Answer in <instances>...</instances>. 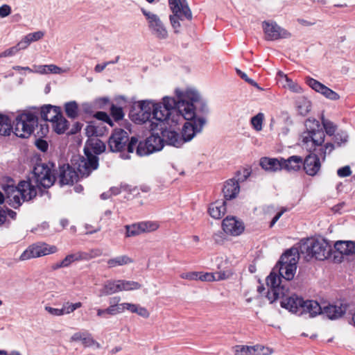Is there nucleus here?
<instances>
[{
	"label": "nucleus",
	"mask_w": 355,
	"mask_h": 355,
	"mask_svg": "<svg viewBox=\"0 0 355 355\" xmlns=\"http://www.w3.org/2000/svg\"><path fill=\"white\" fill-rule=\"evenodd\" d=\"M110 112L112 116L114 119L115 121L121 120L124 116V113L122 108L114 105H112L110 107Z\"/></svg>",
	"instance_id": "8fccbe9b"
},
{
	"label": "nucleus",
	"mask_w": 355,
	"mask_h": 355,
	"mask_svg": "<svg viewBox=\"0 0 355 355\" xmlns=\"http://www.w3.org/2000/svg\"><path fill=\"white\" fill-rule=\"evenodd\" d=\"M226 279V275L224 272H198V279L202 282H213L219 281Z\"/></svg>",
	"instance_id": "e433bc0d"
},
{
	"label": "nucleus",
	"mask_w": 355,
	"mask_h": 355,
	"mask_svg": "<svg viewBox=\"0 0 355 355\" xmlns=\"http://www.w3.org/2000/svg\"><path fill=\"white\" fill-rule=\"evenodd\" d=\"M88 148H90L96 155H98L105 151V145L97 137L90 138L87 141V147L85 148L86 157H81L78 164L79 173L85 177L88 176L98 166V157L89 152Z\"/></svg>",
	"instance_id": "423d86ee"
},
{
	"label": "nucleus",
	"mask_w": 355,
	"mask_h": 355,
	"mask_svg": "<svg viewBox=\"0 0 355 355\" xmlns=\"http://www.w3.org/2000/svg\"><path fill=\"white\" fill-rule=\"evenodd\" d=\"M67 116L71 119H76L78 114V106L76 101H70L64 105Z\"/></svg>",
	"instance_id": "a19ab883"
},
{
	"label": "nucleus",
	"mask_w": 355,
	"mask_h": 355,
	"mask_svg": "<svg viewBox=\"0 0 355 355\" xmlns=\"http://www.w3.org/2000/svg\"><path fill=\"white\" fill-rule=\"evenodd\" d=\"M60 112L59 107L48 105L42 107L40 116L43 120L52 122L56 117L59 116Z\"/></svg>",
	"instance_id": "c756f323"
},
{
	"label": "nucleus",
	"mask_w": 355,
	"mask_h": 355,
	"mask_svg": "<svg viewBox=\"0 0 355 355\" xmlns=\"http://www.w3.org/2000/svg\"><path fill=\"white\" fill-rule=\"evenodd\" d=\"M306 83L315 92L320 93L327 99L337 101L340 98L338 94L313 78L306 77Z\"/></svg>",
	"instance_id": "a211bd4d"
},
{
	"label": "nucleus",
	"mask_w": 355,
	"mask_h": 355,
	"mask_svg": "<svg viewBox=\"0 0 355 355\" xmlns=\"http://www.w3.org/2000/svg\"><path fill=\"white\" fill-rule=\"evenodd\" d=\"M56 175L61 186L71 185L78 179V173L69 164L60 166Z\"/></svg>",
	"instance_id": "dca6fc26"
},
{
	"label": "nucleus",
	"mask_w": 355,
	"mask_h": 355,
	"mask_svg": "<svg viewBox=\"0 0 355 355\" xmlns=\"http://www.w3.org/2000/svg\"><path fill=\"white\" fill-rule=\"evenodd\" d=\"M352 171L351 168L349 166H345L342 168H340L337 171V174L340 178H346L351 175Z\"/></svg>",
	"instance_id": "6e6d98bb"
},
{
	"label": "nucleus",
	"mask_w": 355,
	"mask_h": 355,
	"mask_svg": "<svg viewBox=\"0 0 355 355\" xmlns=\"http://www.w3.org/2000/svg\"><path fill=\"white\" fill-rule=\"evenodd\" d=\"M35 146L42 152H46L48 149L49 144L46 141L42 139H38L35 141Z\"/></svg>",
	"instance_id": "4d7b16f0"
},
{
	"label": "nucleus",
	"mask_w": 355,
	"mask_h": 355,
	"mask_svg": "<svg viewBox=\"0 0 355 355\" xmlns=\"http://www.w3.org/2000/svg\"><path fill=\"white\" fill-rule=\"evenodd\" d=\"M44 36V32L42 31L28 33L19 41V46L21 49H26L32 42L40 40Z\"/></svg>",
	"instance_id": "72a5a7b5"
},
{
	"label": "nucleus",
	"mask_w": 355,
	"mask_h": 355,
	"mask_svg": "<svg viewBox=\"0 0 355 355\" xmlns=\"http://www.w3.org/2000/svg\"><path fill=\"white\" fill-rule=\"evenodd\" d=\"M305 127L306 130L300 136V145L309 153H317L322 160H325L327 155L334 150V145L331 142L324 144L325 135L318 120L306 119Z\"/></svg>",
	"instance_id": "20e7f679"
},
{
	"label": "nucleus",
	"mask_w": 355,
	"mask_h": 355,
	"mask_svg": "<svg viewBox=\"0 0 355 355\" xmlns=\"http://www.w3.org/2000/svg\"><path fill=\"white\" fill-rule=\"evenodd\" d=\"M120 291H133L141 288V285L137 282L135 281H126L119 279Z\"/></svg>",
	"instance_id": "c03bdc74"
},
{
	"label": "nucleus",
	"mask_w": 355,
	"mask_h": 355,
	"mask_svg": "<svg viewBox=\"0 0 355 355\" xmlns=\"http://www.w3.org/2000/svg\"><path fill=\"white\" fill-rule=\"evenodd\" d=\"M175 95L178 100H175V107L173 108V117L174 115L181 116L186 120L182 130V139L185 142L191 141L198 133L202 132L206 123L205 119L198 116L196 112L197 105H201L202 112L208 111L207 105L200 99L199 93L194 89L187 88L184 90L175 89ZM173 122L176 121L172 118Z\"/></svg>",
	"instance_id": "f03ea898"
},
{
	"label": "nucleus",
	"mask_w": 355,
	"mask_h": 355,
	"mask_svg": "<svg viewBox=\"0 0 355 355\" xmlns=\"http://www.w3.org/2000/svg\"><path fill=\"white\" fill-rule=\"evenodd\" d=\"M121 298L119 297H113L110 298L109 303L110 306H119L120 304Z\"/></svg>",
	"instance_id": "0e129e2a"
},
{
	"label": "nucleus",
	"mask_w": 355,
	"mask_h": 355,
	"mask_svg": "<svg viewBox=\"0 0 355 355\" xmlns=\"http://www.w3.org/2000/svg\"><path fill=\"white\" fill-rule=\"evenodd\" d=\"M6 202L14 209L23 202L31 200L37 195L35 186L26 181H21L17 187L7 185L4 187Z\"/></svg>",
	"instance_id": "0eeeda50"
},
{
	"label": "nucleus",
	"mask_w": 355,
	"mask_h": 355,
	"mask_svg": "<svg viewBox=\"0 0 355 355\" xmlns=\"http://www.w3.org/2000/svg\"><path fill=\"white\" fill-rule=\"evenodd\" d=\"M71 342L82 341V344L87 347L96 343L92 335L87 331H79L73 334L71 337Z\"/></svg>",
	"instance_id": "473e14b6"
},
{
	"label": "nucleus",
	"mask_w": 355,
	"mask_h": 355,
	"mask_svg": "<svg viewBox=\"0 0 355 355\" xmlns=\"http://www.w3.org/2000/svg\"><path fill=\"white\" fill-rule=\"evenodd\" d=\"M346 312V306L342 303L339 304H328L323 306L321 313L331 320L342 317Z\"/></svg>",
	"instance_id": "393cba45"
},
{
	"label": "nucleus",
	"mask_w": 355,
	"mask_h": 355,
	"mask_svg": "<svg viewBox=\"0 0 355 355\" xmlns=\"http://www.w3.org/2000/svg\"><path fill=\"white\" fill-rule=\"evenodd\" d=\"M286 211V209L282 208L280 211H279L272 218L270 222V227H273V225L276 223V222L280 218V217L283 215V214Z\"/></svg>",
	"instance_id": "052dcab7"
},
{
	"label": "nucleus",
	"mask_w": 355,
	"mask_h": 355,
	"mask_svg": "<svg viewBox=\"0 0 355 355\" xmlns=\"http://www.w3.org/2000/svg\"><path fill=\"white\" fill-rule=\"evenodd\" d=\"M35 71L37 73L40 74H60L62 73H67L69 71V69H62L55 64H51L35 66Z\"/></svg>",
	"instance_id": "c85d7f7f"
},
{
	"label": "nucleus",
	"mask_w": 355,
	"mask_h": 355,
	"mask_svg": "<svg viewBox=\"0 0 355 355\" xmlns=\"http://www.w3.org/2000/svg\"><path fill=\"white\" fill-rule=\"evenodd\" d=\"M37 123V117L34 114L24 112L16 116L12 128L10 119L7 116L0 114V135H10L13 131L18 137L28 138L33 132Z\"/></svg>",
	"instance_id": "39448f33"
},
{
	"label": "nucleus",
	"mask_w": 355,
	"mask_h": 355,
	"mask_svg": "<svg viewBox=\"0 0 355 355\" xmlns=\"http://www.w3.org/2000/svg\"><path fill=\"white\" fill-rule=\"evenodd\" d=\"M141 12L147 20L151 34L159 40H166L168 37V32L160 17L144 8H141Z\"/></svg>",
	"instance_id": "9b49d317"
},
{
	"label": "nucleus",
	"mask_w": 355,
	"mask_h": 355,
	"mask_svg": "<svg viewBox=\"0 0 355 355\" xmlns=\"http://www.w3.org/2000/svg\"><path fill=\"white\" fill-rule=\"evenodd\" d=\"M161 129L164 144L178 148L184 144V139H181L182 137L178 132L171 129H164L162 127Z\"/></svg>",
	"instance_id": "b1692460"
},
{
	"label": "nucleus",
	"mask_w": 355,
	"mask_h": 355,
	"mask_svg": "<svg viewBox=\"0 0 355 355\" xmlns=\"http://www.w3.org/2000/svg\"><path fill=\"white\" fill-rule=\"evenodd\" d=\"M19 46V42L17 45L12 46L0 53V58H6L15 55L18 51L22 50Z\"/></svg>",
	"instance_id": "09e8293b"
},
{
	"label": "nucleus",
	"mask_w": 355,
	"mask_h": 355,
	"mask_svg": "<svg viewBox=\"0 0 355 355\" xmlns=\"http://www.w3.org/2000/svg\"><path fill=\"white\" fill-rule=\"evenodd\" d=\"M285 80L288 82L287 85H285V88L289 89L291 92L294 93H302V87L297 83L293 81L291 79Z\"/></svg>",
	"instance_id": "603ef678"
},
{
	"label": "nucleus",
	"mask_w": 355,
	"mask_h": 355,
	"mask_svg": "<svg viewBox=\"0 0 355 355\" xmlns=\"http://www.w3.org/2000/svg\"><path fill=\"white\" fill-rule=\"evenodd\" d=\"M321 121L326 134L329 136L334 135L337 126L332 121L325 119L324 116H322Z\"/></svg>",
	"instance_id": "a18cd8bd"
},
{
	"label": "nucleus",
	"mask_w": 355,
	"mask_h": 355,
	"mask_svg": "<svg viewBox=\"0 0 355 355\" xmlns=\"http://www.w3.org/2000/svg\"><path fill=\"white\" fill-rule=\"evenodd\" d=\"M125 237H133L143 233H148L157 230L159 224L155 221H142L125 225Z\"/></svg>",
	"instance_id": "2eb2a0df"
},
{
	"label": "nucleus",
	"mask_w": 355,
	"mask_h": 355,
	"mask_svg": "<svg viewBox=\"0 0 355 355\" xmlns=\"http://www.w3.org/2000/svg\"><path fill=\"white\" fill-rule=\"evenodd\" d=\"M297 110L302 115H306L311 110V103L305 98L300 99L297 103Z\"/></svg>",
	"instance_id": "79ce46f5"
},
{
	"label": "nucleus",
	"mask_w": 355,
	"mask_h": 355,
	"mask_svg": "<svg viewBox=\"0 0 355 355\" xmlns=\"http://www.w3.org/2000/svg\"><path fill=\"white\" fill-rule=\"evenodd\" d=\"M148 142V145L151 147L154 152L161 150L164 147L162 137H160L157 134L153 133L150 136L146 138Z\"/></svg>",
	"instance_id": "58836bf2"
},
{
	"label": "nucleus",
	"mask_w": 355,
	"mask_h": 355,
	"mask_svg": "<svg viewBox=\"0 0 355 355\" xmlns=\"http://www.w3.org/2000/svg\"><path fill=\"white\" fill-rule=\"evenodd\" d=\"M303 159L298 155H293L288 159L282 158V169L288 171H297L302 166Z\"/></svg>",
	"instance_id": "a878e982"
},
{
	"label": "nucleus",
	"mask_w": 355,
	"mask_h": 355,
	"mask_svg": "<svg viewBox=\"0 0 355 355\" xmlns=\"http://www.w3.org/2000/svg\"><path fill=\"white\" fill-rule=\"evenodd\" d=\"M53 128L58 134L64 133L68 126L67 120L60 113L52 122Z\"/></svg>",
	"instance_id": "4c0bfd02"
},
{
	"label": "nucleus",
	"mask_w": 355,
	"mask_h": 355,
	"mask_svg": "<svg viewBox=\"0 0 355 355\" xmlns=\"http://www.w3.org/2000/svg\"><path fill=\"white\" fill-rule=\"evenodd\" d=\"M120 291L119 280H108L99 291V296H107L118 293Z\"/></svg>",
	"instance_id": "2f4dec72"
},
{
	"label": "nucleus",
	"mask_w": 355,
	"mask_h": 355,
	"mask_svg": "<svg viewBox=\"0 0 355 355\" xmlns=\"http://www.w3.org/2000/svg\"><path fill=\"white\" fill-rule=\"evenodd\" d=\"M250 175L249 169H244L242 173H238L237 179L232 178L225 182L223 193L226 200L236 198L240 191L239 182H244Z\"/></svg>",
	"instance_id": "f8f14e48"
},
{
	"label": "nucleus",
	"mask_w": 355,
	"mask_h": 355,
	"mask_svg": "<svg viewBox=\"0 0 355 355\" xmlns=\"http://www.w3.org/2000/svg\"><path fill=\"white\" fill-rule=\"evenodd\" d=\"M81 306V302H76L73 304L69 302H67L62 304L61 309L53 308L49 306H46L44 309L51 315L62 316L64 315L69 314L73 312L76 309L80 308Z\"/></svg>",
	"instance_id": "5701e85b"
},
{
	"label": "nucleus",
	"mask_w": 355,
	"mask_h": 355,
	"mask_svg": "<svg viewBox=\"0 0 355 355\" xmlns=\"http://www.w3.org/2000/svg\"><path fill=\"white\" fill-rule=\"evenodd\" d=\"M133 259L128 255L123 254L111 258L107 260V263L109 268H115L132 263Z\"/></svg>",
	"instance_id": "f704fd0d"
},
{
	"label": "nucleus",
	"mask_w": 355,
	"mask_h": 355,
	"mask_svg": "<svg viewBox=\"0 0 355 355\" xmlns=\"http://www.w3.org/2000/svg\"><path fill=\"white\" fill-rule=\"evenodd\" d=\"M168 5L173 13L169 16L171 24L174 32L178 33L181 27L180 21L184 19L191 20L192 12L187 0H168Z\"/></svg>",
	"instance_id": "1a4fd4ad"
},
{
	"label": "nucleus",
	"mask_w": 355,
	"mask_h": 355,
	"mask_svg": "<svg viewBox=\"0 0 355 355\" xmlns=\"http://www.w3.org/2000/svg\"><path fill=\"white\" fill-rule=\"evenodd\" d=\"M305 249L307 254L318 260H324L329 257L331 246L324 239H312L301 247V251Z\"/></svg>",
	"instance_id": "9d476101"
},
{
	"label": "nucleus",
	"mask_w": 355,
	"mask_h": 355,
	"mask_svg": "<svg viewBox=\"0 0 355 355\" xmlns=\"http://www.w3.org/2000/svg\"><path fill=\"white\" fill-rule=\"evenodd\" d=\"M234 355H270L272 349L261 345H236L233 348Z\"/></svg>",
	"instance_id": "6ab92c4d"
},
{
	"label": "nucleus",
	"mask_w": 355,
	"mask_h": 355,
	"mask_svg": "<svg viewBox=\"0 0 355 355\" xmlns=\"http://www.w3.org/2000/svg\"><path fill=\"white\" fill-rule=\"evenodd\" d=\"M175 99L165 96L162 102L154 103L145 100L136 102L130 111V115L132 121L137 123H151V130L158 127V124L169 120L175 107Z\"/></svg>",
	"instance_id": "7ed1b4c3"
},
{
	"label": "nucleus",
	"mask_w": 355,
	"mask_h": 355,
	"mask_svg": "<svg viewBox=\"0 0 355 355\" xmlns=\"http://www.w3.org/2000/svg\"><path fill=\"white\" fill-rule=\"evenodd\" d=\"M263 119L264 114L261 112L258 113L251 119V124L255 130L261 131L262 130Z\"/></svg>",
	"instance_id": "49530a36"
},
{
	"label": "nucleus",
	"mask_w": 355,
	"mask_h": 355,
	"mask_svg": "<svg viewBox=\"0 0 355 355\" xmlns=\"http://www.w3.org/2000/svg\"><path fill=\"white\" fill-rule=\"evenodd\" d=\"M334 248L341 254L352 255L354 243L351 241H338L335 243Z\"/></svg>",
	"instance_id": "c9c22d12"
},
{
	"label": "nucleus",
	"mask_w": 355,
	"mask_h": 355,
	"mask_svg": "<svg viewBox=\"0 0 355 355\" xmlns=\"http://www.w3.org/2000/svg\"><path fill=\"white\" fill-rule=\"evenodd\" d=\"M303 308V314L309 313L310 317H314L322 314V306L315 300H303L302 306Z\"/></svg>",
	"instance_id": "cd10ccee"
},
{
	"label": "nucleus",
	"mask_w": 355,
	"mask_h": 355,
	"mask_svg": "<svg viewBox=\"0 0 355 355\" xmlns=\"http://www.w3.org/2000/svg\"><path fill=\"white\" fill-rule=\"evenodd\" d=\"M223 231L232 236H238L244 230L243 223L233 216H227L222 223Z\"/></svg>",
	"instance_id": "4be33fe9"
},
{
	"label": "nucleus",
	"mask_w": 355,
	"mask_h": 355,
	"mask_svg": "<svg viewBox=\"0 0 355 355\" xmlns=\"http://www.w3.org/2000/svg\"><path fill=\"white\" fill-rule=\"evenodd\" d=\"M260 165L266 171L275 172L282 169V158L263 157L260 161Z\"/></svg>",
	"instance_id": "bb28decb"
},
{
	"label": "nucleus",
	"mask_w": 355,
	"mask_h": 355,
	"mask_svg": "<svg viewBox=\"0 0 355 355\" xmlns=\"http://www.w3.org/2000/svg\"><path fill=\"white\" fill-rule=\"evenodd\" d=\"M128 303H121L119 306H109L106 309L107 314L109 315H116L118 313H123L125 310H128Z\"/></svg>",
	"instance_id": "de8ad7c7"
},
{
	"label": "nucleus",
	"mask_w": 355,
	"mask_h": 355,
	"mask_svg": "<svg viewBox=\"0 0 355 355\" xmlns=\"http://www.w3.org/2000/svg\"><path fill=\"white\" fill-rule=\"evenodd\" d=\"M129 139L128 133L123 129H115L108 139V147L113 153L122 152L128 149Z\"/></svg>",
	"instance_id": "ddd939ff"
},
{
	"label": "nucleus",
	"mask_w": 355,
	"mask_h": 355,
	"mask_svg": "<svg viewBox=\"0 0 355 355\" xmlns=\"http://www.w3.org/2000/svg\"><path fill=\"white\" fill-rule=\"evenodd\" d=\"M6 220V211L4 207L0 206V225H3Z\"/></svg>",
	"instance_id": "680f3d73"
},
{
	"label": "nucleus",
	"mask_w": 355,
	"mask_h": 355,
	"mask_svg": "<svg viewBox=\"0 0 355 355\" xmlns=\"http://www.w3.org/2000/svg\"><path fill=\"white\" fill-rule=\"evenodd\" d=\"M127 306L128 311H130L131 313H137L144 318H147L149 317V312L144 307L140 306L138 304L131 303H128Z\"/></svg>",
	"instance_id": "37998d69"
},
{
	"label": "nucleus",
	"mask_w": 355,
	"mask_h": 355,
	"mask_svg": "<svg viewBox=\"0 0 355 355\" xmlns=\"http://www.w3.org/2000/svg\"><path fill=\"white\" fill-rule=\"evenodd\" d=\"M85 133L87 136L90 138H93V136H97L98 135V130L96 126L94 125H87L85 128Z\"/></svg>",
	"instance_id": "5fc2aeb1"
},
{
	"label": "nucleus",
	"mask_w": 355,
	"mask_h": 355,
	"mask_svg": "<svg viewBox=\"0 0 355 355\" xmlns=\"http://www.w3.org/2000/svg\"><path fill=\"white\" fill-rule=\"evenodd\" d=\"M5 209L6 211V217L9 216L12 219L15 218L16 215H17L16 212H15L12 210L8 209V208H5Z\"/></svg>",
	"instance_id": "69168bd1"
},
{
	"label": "nucleus",
	"mask_w": 355,
	"mask_h": 355,
	"mask_svg": "<svg viewBox=\"0 0 355 355\" xmlns=\"http://www.w3.org/2000/svg\"><path fill=\"white\" fill-rule=\"evenodd\" d=\"M225 204V200H218L211 203L209 207V214L211 217L215 219L222 218L226 211Z\"/></svg>",
	"instance_id": "7c9ffc66"
},
{
	"label": "nucleus",
	"mask_w": 355,
	"mask_h": 355,
	"mask_svg": "<svg viewBox=\"0 0 355 355\" xmlns=\"http://www.w3.org/2000/svg\"><path fill=\"white\" fill-rule=\"evenodd\" d=\"M319 157H320V155L317 153H310V154L303 159L302 166L307 175L314 176L320 170L321 163Z\"/></svg>",
	"instance_id": "aec40b11"
},
{
	"label": "nucleus",
	"mask_w": 355,
	"mask_h": 355,
	"mask_svg": "<svg viewBox=\"0 0 355 355\" xmlns=\"http://www.w3.org/2000/svg\"><path fill=\"white\" fill-rule=\"evenodd\" d=\"M11 13V7L9 5L3 4L0 7V17L4 18Z\"/></svg>",
	"instance_id": "13d9d810"
},
{
	"label": "nucleus",
	"mask_w": 355,
	"mask_h": 355,
	"mask_svg": "<svg viewBox=\"0 0 355 355\" xmlns=\"http://www.w3.org/2000/svg\"><path fill=\"white\" fill-rule=\"evenodd\" d=\"M54 167L52 163L37 164L33 171V177L28 182L32 184L34 182L37 187H51L56 180Z\"/></svg>",
	"instance_id": "6e6552de"
},
{
	"label": "nucleus",
	"mask_w": 355,
	"mask_h": 355,
	"mask_svg": "<svg viewBox=\"0 0 355 355\" xmlns=\"http://www.w3.org/2000/svg\"><path fill=\"white\" fill-rule=\"evenodd\" d=\"M57 252V248L46 243H37L29 246L20 256L22 261L40 257Z\"/></svg>",
	"instance_id": "4468645a"
},
{
	"label": "nucleus",
	"mask_w": 355,
	"mask_h": 355,
	"mask_svg": "<svg viewBox=\"0 0 355 355\" xmlns=\"http://www.w3.org/2000/svg\"><path fill=\"white\" fill-rule=\"evenodd\" d=\"M88 256L85 252H78L76 253L70 254L66 256V257L62 260V266L64 268L69 266L72 263L76 261H80L83 259H87Z\"/></svg>",
	"instance_id": "ea45409f"
},
{
	"label": "nucleus",
	"mask_w": 355,
	"mask_h": 355,
	"mask_svg": "<svg viewBox=\"0 0 355 355\" xmlns=\"http://www.w3.org/2000/svg\"><path fill=\"white\" fill-rule=\"evenodd\" d=\"M334 140L338 146H341L342 144L347 143L348 140V135L346 132L340 131L334 135Z\"/></svg>",
	"instance_id": "3c124183"
},
{
	"label": "nucleus",
	"mask_w": 355,
	"mask_h": 355,
	"mask_svg": "<svg viewBox=\"0 0 355 355\" xmlns=\"http://www.w3.org/2000/svg\"><path fill=\"white\" fill-rule=\"evenodd\" d=\"M148 144L147 139L139 142L136 137H132L128 145V152L133 153L135 149H136L137 155L141 157L148 155L154 153Z\"/></svg>",
	"instance_id": "412c9836"
},
{
	"label": "nucleus",
	"mask_w": 355,
	"mask_h": 355,
	"mask_svg": "<svg viewBox=\"0 0 355 355\" xmlns=\"http://www.w3.org/2000/svg\"><path fill=\"white\" fill-rule=\"evenodd\" d=\"M198 272H189L182 273L180 277L189 280H198Z\"/></svg>",
	"instance_id": "bf43d9fd"
},
{
	"label": "nucleus",
	"mask_w": 355,
	"mask_h": 355,
	"mask_svg": "<svg viewBox=\"0 0 355 355\" xmlns=\"http://www.w3.org/2000/svg\"><path fill=\"white\" fill-rule=\"evenodd\" d=\"M263 28L268 40H276L282 38H288L291 33L281 28L276 23L263 22Z\"/></svg>",
	"instance_id": "f3484780"
},
{
	"label": "nucleus",
	"mask_w": 355,
	"mask_h": 355,
	"mask_svg": "<svg viewBox=\"0 0 355 355\" xmlns=\"http://www.w3.org/2000/svg\"><path fill=\"white\" fill-rule=\"evenodd\" d=\"M110 62H105L102 64H98L96 65L94 70L96 73H100L103 71L105 67L110 64Z\"/></svg>",
	"instance_id": "e2e57ef3"
},
{
	"label": "nucleus",
	"mask_w": 355,
	"mask_h": 355,
	"mask_svg": "<svg viewBox=\"0 0 355 355\" xmlns=\"http://www.w3.org/2000/svg\"><path fill=\"white\" fill-rule=\"evenodd\" d=\"M298 257L295 249L288 250L284 253L272 271L266 278V285L268 287L267 298L272 303L279 298H283L281 306L289 311L301 315L303 314V299L293 295L287 297L288 288L282 283L281 277L286 280L293 279L296 269Z\"/></svg>",
	"instance_id": "f257e3e1"
},
{
	"label": "nucleus",
	"mask_w": 355,
	"mask_h": 355,
	"mask_svg": "<svg viewBox=\"0 0 355 355\" xmlns=\"http://www.w3.org/2000/svg\"><path fill=\"white\" fill-rule=\"evenodd\" d=\"M95 117L102 121L108 123L110 126L113 125V122L110 116L104 112H97L95 114Z\"/></svg>",
	"instance_id": "864d4df0"
},
{
	"label": "nucleus",
	"mask_w": 355,
	"mask_h": 355,
	"mask_svg": "<svg viewBox=\"0 0 355 355\" xmlns=\"http://www.w3.org/2000/svg\"><path fill=\"white\" fill-rule=\"evenodd\" d=\"M236 73L244 80H245L248 77L247 74L243 71H241L239 69H236Z\"/></svg>",
	"instance_id": "338daca9"
},
{
	"label": "nucleus",
	"mask_w": 355,
	"mask_h": 355,
	"mask_svg": "<svg viewBox=\"0 0 355 355\" xmlns=\"http://www.w3.org/2000/svg\"><path fill=\"white\" fill-rule=\"evenodd\" d=\"M62 261L60 262H58V263H54L52 266H51V268L53 270H58L59 268H64V266H62Z\"/></svg>",
	"instance_id": "774afa93"
}]
</instances>
